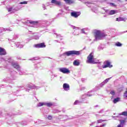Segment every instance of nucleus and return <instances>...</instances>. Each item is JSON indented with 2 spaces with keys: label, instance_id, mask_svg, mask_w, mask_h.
I'll list each match as a JSON object with an SVG mask.
<instances>
[{
  "label": "nucleus",
  "instance_id": "f257e3e1",
  "mask_svg": "<svg viewBox=\"0 0 127 127\" xmlns=\"http://www.w3.org/2000/svg\"><path fill=\"white\" fill-rule=\"evenodd\" d=\"M105 36H107V34L102 33L100 30H96L94 32V37L96 40H101L103 37H105Z\"/></svg>",
  "mask_w": 127,
  "mask_h": 127
},
{
  "label": "nucleus",
  "instance_id": "f03ea898",
  "mask_svg": "<svg viewBox=\"0 0 127 127\" xmlns=\"http://www.w3.org/2000/svg\"><path fill=\"white\" fill-rule=\"evenodd\" d=\"M7 62H9V63H11L12 65L14 68L16 69L17 71H20V66L17 63H15L11 58H9L7 60Z\"/></svg>",
  "mask_w": 127,
  "mask_h": 127
},
{
  "label": "nucleus",
  "instance_id": "7ed1b4c3",
  "mask_svg": "<svg viewBox=\"0 0 127 127\" xmlns=\"http://www.w3.org/2000/svg\"><path fill=\"white\" fill-rule=\"evenodd\" d=\"M64 55L66 56H74V55H80V51H69L64 53Z\"/></svg>",
  "mask_w": 127,
  "mask_h": 127
},
{
  "label": "nucleus",
  "instance_id": "20e7f679",
  "mask_svg": "<svg viewBox=\"0 0 127 127\" xmlns=\"http://www.w3.org/2000/svg\"><path fill=\"white\" fill-rule=\"evenodd\" d=\"M86 63L90 64H95L96 63L94 61V56L93 55V53H90L89 55L88 56Z\"/></svg>",
  "mask_w": 127,
  "mask_h": 127
},
{
  "label": "nucleus",
  "instance_id": "39448f33",
  "mask_svg": "<svg viewBox=\"0 0 127 127\" xmlns=\"http://www.w3.org/2000/svg\"><path fill=\"white\" fill-rule=\"evenodd\" d=\"M104 65L102 66V68H112L113 67V65L112 63L110 61H106L103 63Z\"/></svg>",
  "mask_w": 127,
  "mask_h": 127
},
{
  "label": "nucleus",
  "instance_id": "423d86ee",
  "mask_svg": "<svg viewBox=\"0 0 127 127\" xmlns=\"http://www.w3.org/2000/svg\"><path fill=\"white\" fill-rule=\"evenodd\" d=\"M34 47H36V48H45V47H46V45H45V43H41L35 45Z\"/></svg>",
  "mask_w": 127,
  "mask_h": 127
},
{
  "label": "nucleus",
  "instance_id": "0eeeda50",
  "mask_svg": "<svg viewBox=\"0 0 127 127\" xmlns=\"http://www.w3.org/2000/svg\"><path fill=\"white\" fill-rule=\"evenodd\" d=\"M51 2L54 3L56 5L58 6H61L62 5V3L60 1H58L57 0H52Z\"/></svg>",
  "mask_w": 127,
  "mask_h": 127
},
{
  "label": "nucleus",
  "instance_id": "6e6552de",
  "mask_svg": "<svg viewBox=\"0 0 127 127\" xmlns=\"http://www.w3.org/2000/svg\"><path fill=\"white\" fill-rule=\"evenodd\" d=\"M27 88H29V89H39V87L36 86L34 84H32V83L28 84L27 85Z\"/></svg>",
  "mask_w": 127,
  "mask_h": 127
},
{
  "label": "nucleus",
  "instance_id": "1a4fd4ad",
  "mask_svg": "<svg viewBox=\"0 0 127 127\" xmlns=\"http://www.w3.org/2000/svg\"><path fill=\"white\" fill-rule=\"evenodd\" d=\"M79 15H80V13L79 12L74 11V12H72L71 13V16H72L73 17H75V18H77V17H78Z\"/></svg>",
  "mask_w": 127,
  "mask_h": 127
},
{
  "label": "nucleus",
  "instance_id": "9d476101",
  "mask_svg": "<svg viewBox=\"0 0 127 127\" xmlns=\"http://www.w3.org/2000/svg\"><path fill=\"white\" fill-rule=\"evenodd\" d=\"M30 23L32 24V27H36L37 28L39 26L38 22H35L33 21H30Z\"/></svg>",
  "mask_w": 127,
  "mask_h": 127
},
{
  "label": "nucleus",
  "instance_id": "9b49d317",
  "mask_svg": "<svg viewBox=\"0 0 127 127\" xmlns=\"http://www.w3.org/2000/svg\"><path fill=\"white\" fill-rule=\"evenodd\" d=\"M6 55V51L1 47H0V56Z\"/></svg>",
  "mask_w": 127,
  "mask_h": 127
},
{
  "label": "nucleus",
  "instance_id": "f8f14e48",
  "mask_svg": "<svg viewBox=\"0 0 127 127\" xmlns=\"http://www.w3.org/2000/svg\"><path fill=\"white\" fill-rule=\"evenodd\" d=\"M7 10L9 12L10 11H11L12 12H14L15 11H17L18 9H17V8H14L13 7H11L10 8H8Z\"/></svg>",
  "mask_w": 127,
  "mask_h": 127
},
{
  "label": "nucleus",
  "instance_id": "ddd939ff",
  "mask_svg": "<svg viewBox=\"0 0 127 127\" xmlns=\"http://www.w3.org/2000/svg\"><path fill=\"white\" fill-rule=\"evenodd\" d=\"M64 91H69L70 90V85L67 83H64Z\"/></svg>",
  "mask_w": 127,
  "mask_h": 127
},
{
  "label": "nucleus",
  "instance_id": "4468645a",
  "mask_svg": "<svg viewBox=\"0 0 127 127\" xmlns=\"http://www.w3.org/2000/svg\"><path fill=\"white\" fill-rule=\"evenodd\" d=\"M32 39H35L36 40H38V39H39V36L38 35L34 36L33 37H31L30 38V39H27V40H32Z\"/></svg>",
  "mask_w": 127,
  "mask_h": 127
},
{
  "label": "nucleus",
  "instance_id": "2eb2a0df",
  "mask_svg": "<svg viewBox=\"0 0 127 127\" xmlns=\"http://www.w3.org/2000/svg\"><path fill=\"white\" fill-rule=\"evenodd\" d=\"M64 1L67 4H71V3H74V0H64Z\"/></svg>",
  "mask_w": 127,
  "mask_h": 127
},
{
  "label": "nucleus",
  "instance_id": "dca6fc26",
  "mask_svg": "<svg viewBox=\"0 0 127 127\" xmlns=\"http://www.w3.org/2000/svg\"><path fill=\"white\" fill-rule=\"evenodd\" d=\"M45 106H47V107H52V106H56V104L52 103H45Z\"/></svg>",
  "mask_w": 127,
  "mask_h": 127
},
{
  "label": "nucleus",
  "instance_id": "f3484780",
  "mask_svg": "<svg viewBox=\"0 0 127 127\" xmlns=\"http://www.w3.org/2000/svg\"><path fill=\"white\" fill-rule=\"evenodd\" d=\"M73 65L74 66H79V65H80V62H79V61H78L77 60H75L73 62Z\"/></svg>",
  "mask_w": 127,
  "mask_h": 127
},
{
  "label": "nucleus",
  "instance_id": "a211bd4d",
  "mask_svg": "<svg viewBox=\"0 0 127 127\" xmlns=\"http://www.w3.org/2000/svg\"><path fill=\"white\" fill-rule=\"evenodd\" d=\"M116 21H125V18L119 17V18H116Z\"/></svg>",
  "mask_w": 127,
  "mask_h": 127
},
{
  "label": "nucleus",
  "instance_id": "6ab92c4d",
  "mask_svg": "<svg viewBox=\"0 0 127 127\" xmlns=\"http://www.w3.org/2000/svg\"><path fill=\"white\" fill-rule=\"evenodd\" d=\"M70 73V70L68 68H64V74H69Z\"/></svg>",
  "mask_w": 127,
  "mask_h": 127
},
{
  "label": "nucleus",
  "instance_id": "aec40b11",
  "mask_svg": "<svg viewBox=\"0 0 127 127\" xmlns=\"http://www.w3.org/2000/svg\"><path fill=\"white\" fill-rule=\"evenodd\" d=\"M120 116H125V117H127V111L123 112L120 114Z\"/></svg>",
  "mask_w": 127,
  "mask_h": 127
},
{
  "label": "nucleus",
  "instance_id": "412c9836",
  "mask_svg": "<svg viewBox=\"0 0 127 127\" xmlns=\"http://www.w3.org/2000/svg\"><path fill=\"white\" fill-rule=\"evenodd\" d=\"M118 102H120V98L119 97L115 98L113 101L114 104H117Z\"/></svg>",
  "mask_w": 127,
  "mask_h": 127
},
{
  "label": "nucleus",
  "instance_id": "4be33fe9",
  "mask_svg": "<svg viewBox=\"0 0 127 127\" xmlns=\"http://www.w3.org/2000/svg\"><path fill=\"white\" fill-rule=\"evenodd\" d=\"M55 34L56 35L57 38H60L61 40H62V37L60 34H58L57 33H55Z\"/></svg>",
  "mask_w": 127,
  "mask_h": 127
},
{
  "label": "nucleus",
  "instance_id": "5701e85b",
  "mask_svg": "<svg viewBox=\"0 0 127 127\" xmlns=\"http://www.w3.org/2000/svg\"><path fill=\"white\" fill-rule=\"evenodd\" d=\"M45 105V103L40 102L37 104V107H42V106Z\"/></svg>",
  "mask_w": 127,
  "mask_h": 127
},
{
  "label": "nucleus",
  "instance_id": "b1692460",
  "mask_svg": "<svg viewBox=\"0 0 127 127\" xmlns=\"http://www.w3.org/2000/svg\"><path fill=\"white\" fill-rule=\"evenodd\" d=\"M115 13H116V11L115 10H111L109 12L110 15H113V14H115Z\"/></svg>",
  "mask_w": 127,
  "mask_h": 127
},
{
  "label": "nucleus",
  "instance_id": "393cba45",
  "mask_svg": "<svg viewBox=\"0 0 127 127\" xmlns=\"http://www.w3.org/2000/svg\"><path fill=\"white\" fill-rule=\"evenodd\" d=\"M120 124L124 127V125H125V123H126V120H120Z\"/></svg>",
  "mask_w": 127,
  "mask_h": 127
},
{
  "label": "nucleus",
  "instance_id": "a878e982",
  "mask_svg": "<svg viewBox=\"0 0 127 127\" xmlns=\"http://www.w3.org/2000/svg\"><path fill=\"white\" fill-rule=\"evenodd\" d=\"M39 57H34L33 59H30V60H31L32 61H35V60H39Z\"/></svg>",
  "mask_w": 127,
  "mask_h": 127
},
{
  "label": "nucleus",
  "instance_id": "bb28decb",
  "mask_svg": "<svg viewBox=\"0 0 127 127\" xmlns=\"http://www.w3.org/2000/svg\"><path fill=\"white\" fill-rule=\"evenodd\" d=\"M116 46H118V47H120L122 46L123 45L121 44L119 42H118L117 43H116L115 44Z\"/></svg>",
  "mask_w": 127,
  "mask_h": 127
},
{
  "label": "nucleus",
  "instance_id": "cd10ccee",
  "mask_svg": "<svg viewBox=\"0 0 127 127\" xmlns=\"http://www.w3.org/2000/svg\"><path fill=\"white\" fill-rule=\"evenodd\" d=\"M64 49L63 48H61L60 49V50H61V54H62V55H64V52L63 51Z\"/></svg>",
  "mask_w": 127,
  "mask_h": 127
},
{
  "label": "nucleus",
  "instance_id": "c85d7f7f",
  "mask_svg": "<svg viewBox=\"0 0 127 127\" xmlns=\"http://www.w3.org/2000/svg\"><path fill=\"white\" fill-rule=\"evenodd\" d=\"M27 3V1H24L20 2V4H26Z\"/></svg>",
  "mask_w": 127,
  "mask_h": 127
},
{
  "label": "nucleus",
  "instance_id": "c756f323",
  "mask_svg": "<svg viewBox=\"0 0 127 127\" xmlns=\"http://www.w3.org/2000/svg\"><path fill=\"white\" fill-rule=\"evenodd\" d=\"M22 126H26V125H27V123L26 121H23L22 122Z\"/></svg>",
  "mask_w": 127,
  "mask_h": 127
},
{
  "label": "nucleus",
  "instance_id": "7c9ffc66",
  "mask_svg": "<svg viewBox=\"0 0 127 127\" xmlns=\"http://www.w3.org/2000/svg\"><path fill=\"white\" fill-rule=\"evenodd\" d=\"M109 80H110V78H107L105 80H104V83L107 84V83L109 82Z\"/></svg>",
  "mask_w": 127,
  "mask_h": 127
},
{
  "label": "nucleus",
  "instance_id": "2f4dec72",
  "mask_svg": "<svg viewBox=\"0 0 127 127\" xmlns=\"http://www.w3.org/2000/svg\"><path fill=\"white\" fill-rule=\"evenodd\" d=\"M123 96H124V98H127V90L124 93Z\"/></svg>",
  "mask_w": 127,
  "mask_h": 127
},
{
  "label": "nucleus",
  "instance_id": "473e14b6",
  "mask_svg": "<svg viewBox=\"0 0 127 127\" xmlns=\"http://www.w3.org/2000/svg\"><path fill=\"white\" fill-rule=\"evenodd\" d=\"M59 71L62 72V73H64V68H59Z\"/></svg>",
  "mask_w": 127,
  "mask_h": 127
},
{
  "label": "nucleus",
  "instance_id": "72a5a7b5",
  "mask_svg": "<svg viewBox=\"0 0 127 127\" xmlns=\"http://www.w3.org/2000/svg\"><path fill=\"white\" fill-rule=\"evenodd\" d=\"M12 30L10 29V28H5V31H12Z\"/></svg>",
  "mask_w": 127,
  "mask_h": 127
},
{
  "label": "nucleus",
  "instance_id": "f704fd0d",
  "mask_svg": "<svg viewBox=\"0 0 127 127\" xmlns=\"http://www.w3.org/2000/svg\"><path fill=\"white\" fill-rule=\"evenodd\" d=\"M26 73L22 71H20L19 72V75H26Z\"/></svg>",
  "mask_w": 127,
  "mask_h": 127
},
{
  "label": "nucleus",
  "instance_id": "c9c22d12",
  "mask_svg": "<svg viewBox=\"0 0 127 127\" xmlns=\"http://www.w3.org/2000/svg\"><path fill=\"white\" fill-rule=\"evenodd\" d=\"M42 7H43L44 10H45V9H46V6L45 4H43Z\"/></svg>",
  "mask_w": 127,
  "mask_h": 127
},
{
  "label": "nucleus",
  "instance_id": "e433bc0d",
  "mask_svg": "<svg viewBox=\"0 0 127 127\" xmlns=\"http://www.w3.org/2000/svg\"><path fill=\"white\" fill-rule=\"evenodd\" d=\"M0 30H1V32H2V31H5V28H0Z\"/></svg>",
  "mask_w": 127,
  "mask_h": 127
},
{
  "label": "nucleus",
  "instance_id": "4c0bfd02",
  "mask_svg": "<svg viewBox=\"0 0 127 127\" xmlns=\"http://www.w3.org/2000/svg\"><path fill=\"white\" fill-rule=\"evenodd\" d=\"M53 113H54V114H56V113H58V111L54 109V110H53Z\"/></svg>",
  "mask_w": 127,
  "mask_h": 127
},
{
  "label": "nucleus",
  "instance_id": "58836bf2",
  "mask_svg": "<svg viewBox=\"0 0 127 127\" xmlns=\"http://www.w3.org/2000/svg\"><path fill=\"white\" fill-rule=\"evenodd\" d=\"M48 120H51L52 119V116L51 115H49L48 116Z\"/></svg>",
  "mask_w": 127,
  "mask_h": 127
},
{
  "label": "nucleus",
  "instance_id": "ea45409f",
  "mask_svg": "<svg viewBox=\"0 0 127 127\" xmlns=\"http://www.w3.org/2000/svg\"><path fill=\"white\" fill-rule=\"evenodd\" d=\"M110 94H111V95H115V91H111V92H110Z\"/></svg>",
  "mask_w": 127,
  "mask_h": 127
},
{
  "label": "nucleus",
  "instance_id": "a19ab883",
  "mask_svg": "<svg viewBox=\"0 0 127 127\" xmlns=\"http://www.w3.org/2000/svg\"><path fill=\"white\" fill-rule=\"evenodd\" d=\"M102 122H105V121H103L102 120H99L98 121V124H100V123H102Z\"/></svg>",
  "mask_w": 127,
  "mask_h": 127
},
{
  "label": "nucleus",
  "instance_id": "79ce46f5",
  "mask_svg": "<svg viewBox=\"0 0 127 127\" xmlns=\"http://www.w3.org/2000/svg\"><path fill=\"white\" fill-rule=\"evenodd\" d=\"M110 5H113V6H117V5L114 4V3H110Z\"/></svg>",
  "mask_w": 127,
  "mask_h": 127
},
{
  "label": "nucleus",
  "instance_id": "37998d69",
  "mask_svg": "<svg viewBox=\"0 0 127 127\" xmlns=\"http://www.w3.org/2000/svg\"><path fill=\"white\" fill-rule=\"evenodd\" d=\"M78 103H79V101H78V100H76L74 102V105H77V104H78Z\"/></svg>",
  "mask_w": 127,
  "mask_h": 127
},
{
  "label": "nucleus",
  "instance_id": "c03bdc74",
  "mask_svg": "<svg viewBox=\"0 0 127 127\" xmlns=\"http://www.w3.org/2000/svg\"><path fill=\"white\" fill-rule=\"evenodd\" d=\"M62 15V13H60L58 14L57 17H59V16H61Z\"/></svg>",
  "mask_w": 127,
  "mask_h": 127
},
{
  "label": "nucleus",
  "instance_id": "a18cd8bd",
  "mask_svg": "<svg viewBox=\"0 0 127 127\" xmlns=\"http://www.w3.org/2000/svg\"><path fill=\"white\" fill-rule=\"evenodd\" d=\"M36 124H37V125H39V124H40V120H38L36 122Z\"/></svg>",
  "mask_w": 127,
  "mask_h": 127
},
{
  "label": "nucleus",
  "instance_id": "49530a36",
  "mask_svg": "<svg viewBox=\"0 0 127 127\" xmlns=\"http://www.w3.org/2000/svg\"><path fill=\"white\" fill-rule=\"evenodd\" d=\"M19 88H20V89H21V90H23V89H24V86H19Z\"/></svg>",
  "mask_w": 127,
  "mask_h": 127
},
{
  "label": "nucleus",
  "instance_id": "de8ad7c7",
  "mask_svg": "<svg viewBox=\"0 0 127 127\" xmlns=\"http://www.w3.org/2000/svg\"><path fill=\"white\" fill-rule=\"evenodd\" d=\"M117 127H123V125H122L121 124H120L118 126H117Z\"/></svg>",
  "mask_w": 127,
  "mask_h": 127
},
{
  "label": "nucleus",
  "instance_id": "09e8293b",
  "mask_svg": "<svg viewBox=\"0 0 127 127\" xmlns=\"http://www.w3.org/2000/svg\"><path fill=\"white\" fill-rule=\"evenodd\" d=\"M16 46L17 47L19 48H20V47H19V44H17L16 45Z\"/></svg>",
  "mask_w": 127,
  "mask_h": 127
},
{
  "label": "nucleus",
  "instance_id": "8fccbe9b",
  "mask_svg": "<svg viewBox=\"0 0 127 127\" xmlns=\"http://www.w3.org/2000/svg\"><path fill=\"white\" fill-rule=\"evenodd\" d=\"M101 127H106V124H103V125H101Z\"/></svg>",
  "mask_w": 127,
  "mask_h": 127
},
{
  "label": "nucleus",
  "instance_id": "3c124183",
  "mask_svg": "<svg viewBox=\"0 0 127 127\" xmlns=\"http://www.w3.org/2000/svg\"><path fill=\"white\" fill-rule=\"evenodd\" d=\"M26 92H29V89H26Z\"/></svg>",
  "mask_w": 127,
  "mask_h": 127
},
{
  "label": "nucleus",
  "instance_id": "603ef678",
  "mask_svg": "<svg viewBox=\"0 0 127 127\" xmlns=\"http://www.w3.org/2000/svg\"><path fill=\"white\" fill-rule=\"evenodd\" d=\"M81 30L83 32V33H85V31H84V29H82Z\"/></svg>",
  "mask_w": 127,
  "mask_h": 127
},
{
  "label": "nucleus",
  "instance_id": "864d4df0",
  "mask_svg": "<svg viewBox=\"0 0 127 127\" xmlns=\"http://www.w3.org/2000/svg\"><path fill=\"white\" fill-rule=\"evenodd\" d=\"M63 88H64V84H63Z\"/></svg>",
  "mask_w": 127,
  "mask_h": 127
},
{
  "label": "nucleus",
  "instance_id": "5fc2aeb1",
  "mask_svg": "<svg viewBox=\"0 0 127 127\" xmlns=\"http://www.w3.org/2000/svg\"><path fill=\"white\" fill-rule=\"evenodd\" d=\"M61 42L63 43V42H60V43H61Z\"/></svg>",
  "mask_w": 127,
  "mask_h": 127
},
{
  "label": "nucleus",
  "instance_id": "6e6d98bb",
  "mask_svg": "<svg viewBox=\"0 0 127 127\" xmlns=\"http://www.w3.org/2000/svg\"><path fill=\"white\" fill-rule=\"evenodd\" d=\"M57 41V42H58V41Z\"/></svg>",
  "mask_w": 127,
  "mask_h": 127
},
{
  "label": "nucleus",
  "instance_id": "4d7b16f0",
  "mask_svg": "<svg viewBox=\"0 0 127 127\" xmlns=\"http://www.w3.org/2000/svg\"><path fill=\"white\" fill-rule=\"evenodd\" d=\"M61 79L62 78V77H60Z\"/></svg>",
  "mask_w": 127,
  "mask_h": 127
},
{
  "label": "nucleus",
  "instance_id": "13d9d810",
  "mask_svg": "<svg viewBox=\"0 0 127 127\" xmlns=\"http://www.w3.org/2000/svg\"><path fill=\"white\" fill-rule=\"evenodd\" d=\"M18 115H20V114H18Z\"/></svg>",
  "mask_w": 127,
  "mask_h": 127
},
{
  "label": "nucleus",
  "instance_id": "bf43d9fd",
  "mask_svg": "<svg viewBox=\"0 0 127 127\" xmlns=\"http://www.w3.org/2000/svg\"><path fill=\"white\" fill-rule=\"evenodd\" d=\"M126 91H127V89H126Z\"/></svg>",
  "mask_w": 127,
  "mask_h": 127
}]
</instances>
